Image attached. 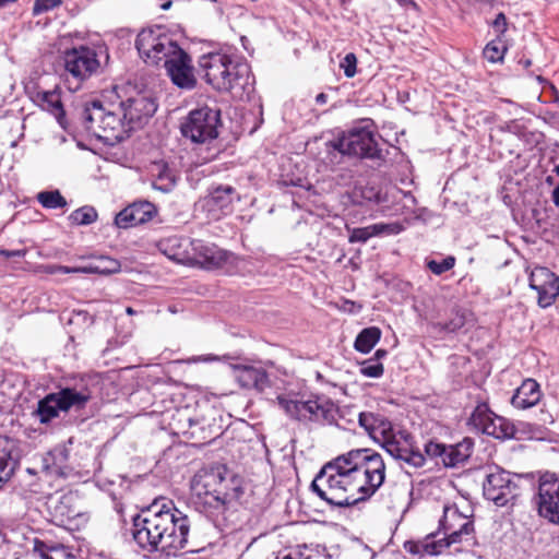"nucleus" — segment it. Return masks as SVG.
<instances>
[{
	"label": "nucleus",
	"mask_w": 559,
	"mask_h": 559,
	"mask_svg": "<svg viewBox=\"0 0 559 559\" xmlns=\"http://www.w3.org/2000/svg\"><path fill=\"white\" fill-rule=\"evenodd\" d=\"M473 447L474 442L471 438H464L461 442L451 445L429 441L425 445V453L428 457L440 460L445 467H456L469 459Z\"/></svg>",
	"instance_id": "17"
},
{
	"label": "nucleus",
	"mask_w": 559,
	"mask_h": 559,
	"mask_svg": "<svg viewBox=\"0 0 559 559\" xmlns=\"http://www.w3.org/2000/svg\"><path fill=\"white\" fill-rule=\"evenodd\" d=\"M234 378L243 389H255L263 391L270 385L266 371L261 367L248 365H235L233 367Z\"/></svg>",
	"instance_id": "27"
},
{
	"label": "nucleus",
	"mask_w": 559,
	"mask_h": 559,
	"mask_svg": "<svg viewBox=\"0 0 559 559\" xmlns=\"http://www.w3.org/2000/svg\"><path fill=\"white\" fill-rule=\"evenodd\" d=\"M528 282L530 287L537 293V304L542 308L551 306L559 296V277L547 267H535Z\"/></svg>",
	"instance_id": "20"
},
{
	"label": "nucleus",
	"mask_w": 559,
	"mask_h": 559,
	"mask_svg": "<svg viewBox=\"0 0 559 559\" xmlns=\"http://www.w3.org/2000/svg\"><path fill=\"white\" fill-rule=\"evenodd\" d=\"M331 146L343 155L371 159L378 164L386 160L388 150L379 146L372 126L367 121L354 124L343 131Z\"/></svg>",
	"instance_id": "7"
},
{
	"label": "nucleus",
	"mask_w": 559,
	"mask_h": 559,
	"mask_svg": "<svg viewBox=\"0 0 559 559\" xmlns=\"http://www.w3.org/2000/svg\"><path fill=\"white\" fill-rule=\"evenodd\" d=\"M45 272L48 274H56V273H62V274H72V273H80V267L74 266H64V265H47L45 266Z\"/></svg>",
	"instance_id": "45"
},
{
	"label": "nucleus",
	"mask_w": 559,
	"mask_h": 559,
	"mask_svg": "<svg viewBox=\"0 0 559 559\" xmlns=\"http://www.w3.org/2000/svg\"><path fill=\"white\" fill-rule=\"evenodd\" d=\"M381 445L390 456L409 467L425 465L426 456L415 445L413 436L405 430L394 431Z\"/></svg>",
	"instance_id": "13"
},
{
	"label": "nucleus",
	"mask_w": 559,
	"mask_h": 559,
	"mask_svg": "<svg viewBox=\"0 0 559 559\" xmlns=\"http://www.w3.org/2000/svg\"><path fill=\"white\" fill-rule=\"evenodd\" d=\"M463 543L468 547L475 544L474 523L457 506H444L439 530L426 536L424 550L428 555H439L444 548Z\"/></svg>",
	"instance_id": "5"
},
{
	"label": "nucleus",
	"mask_w": 559,
	"mask_h": 559,
	"mask_svg": "<svg viewBox=\"0 0 559 559\" xmlns=\"http://www.w3.org/2000/svg\"><path fill=\"white\" fill-rule=\"evenodd\" d=\"M217 435H218V431H215L214 436H212V435H210V436H203V439H204V440H205V439H210V440H212V439H214V438H215V436H217Z\"/></svg>",
	"instance_id": "54"
},
{
	"label": "nucleus",
	"mask_w": 559,
	"mask_h": 559,
	"mask_svg": "<svg viewBox=\"0 0 559 559\" xmlns=\"http://www.w3.org/2000/svg\"><path fill=\"white\" fill-rule=\"evenodd\" d=\"M381 445L390 456L409 467L425 465L426 456L415 445L413 436L405 430L394 431Z\"/></svg>",
	"instance_id": "14"
},
{
	"label": "nucleus",
	"mask_w": 559,
	"mask_h": 559,
	"mask_svg": "<svg viewBox=\"0 0 559 559\" xmlns=\"http://www.w3.org/2000/svg\"><path fill=\"white\" fill-rule=\"evenodd\" d=\"M0 253L2 254V257L7 258V259L25 255L24 250H3L2 249V251H0Z\"/></svg>",
	"instance_id": "49"
},
{
	"label": "nucleus",
	"mask_w": 559,
	"mask_h": 559,
	"mask_svg": "<svg viewBox=\"0 0 559 559\" xmlns=\"http://www.w3.org/2000/svg\"><path fill=\"white\" fill-rule=\"evenodd\" d=\"M523 64L526 68L530 67L531 66V60L527 59V60L523 61Z\"/></svg>",
	"instance_id": "56"
},
{
	"label": "nucleus",
	"mask_w": 559,
	"mask_h": 559,
	"mask_svg": "<svg viewBox=\"0 0 559 559\" xmlns=\"http://www.w3.org/2000/svg\"><path fill=\"white\" fill-rule=\"evenodd\" d=\"M157 214L155 205L148 201L133 202L115 217L118 228H130L150 222Z\"/></svg>",
	"instance_id": "22"
},
{
	"label": "nucleus",
	"mask_w": 559,
	"mask_h": 559,
	"mask_svg": "<svg viewBox=\"0 0 559 559\" xmlns=\"http://www.w3.org/2000/svg\"><path fill=\"white\" fill-rule=\"evenodd\" d=\"M219 110L207 106L191 110L180 126L181 134L197 144H210L218 136Z\"/></svg>",
	"instance_id": "11"
},
{
	"label": "nucleus",
	"mask_w": 559,
	"mask_h": 559,
	"mask_svg": "<svg viewBox=\"0 0 559 559\" xmlns=\"http://www.w3.org/2000/svg\"><path fill=\"white\" fill-rule=\"evenodd\" d=\"M495 32L497 33L498 38L503 35L507 31L508 23L507 17L503 13H498L495 20L491 23Z\"/></svg>",
	"instance_id": "44"
},
{
	"label": "nucleus",
	"mask_w": 559,
	"mask_h": 559,
	"mask_svg": "<svg viewBox=\"0 0 559 559\" xmlns=\"http://www.w3.org/2000/svg\"><path fill=\"white\" fill-rule=\"evenodd\" d=\"M328 102V95L324 93H320L316 96V103L319 105H324Z\"/></svg>",
	"instance_id": "50"
},
{
	"label": "nucleus",
	"mask_w": 559,
	"mask_h": 559,
	"mask_svg": "<svg viewBox=\"0 0 559 559\" xmlns=\"http://www.w3.org/2000/svg\"><path fill=\"white\" fill-rule=\"evenodd\" d=\"M32 100L44 111L52 115L59 126L67 128L66 111L61 99V88L56 86L53 90H37L32 93Z\"/></svg>",
	"instance_id": "24"
},
{
	"label": "nucleus",
	"mask_w": 559,
	"mask_h": 559,
	"mask_svg": "<svg viewBox=\"0 0 559 559\" xmlns=\"http://www.w3.org/2000/svg\"><path fill=\"white\" fill-rule=\"evenodd\" d=\"M156 110L157 105L155 100L144 95H136L124 100V114L132 130L140 127Z\"/></svg>",
	"instance_id": "25"
},
{
	"label": "nucleus",
	"mask_w": 559,
	"mask_h": 559,
	"mask_svg": "<svg viewBox=\"0 0 559 559\" xmlns=\"http://www.w3.org/2000/svg\"><path fill=\"white\" fill-rule=\"evenodd\" d=\"M224 477L219 471H210L197 474L191 483L193 495L211 514H224L230 500L221 487Z\"/></svg>",
	"instance_id": "10"
},
{
	"label": "nucleus",
	"mask_w": 559,
	"mask_h": 559,
	"mask_svg": "<svg viewBox=\"0 0 559 559\" xmlns=\"http://www.w3.org/2000/svg\"><path fill=\"white\" fill-rule=\"evenodd\" d=\"M359 371L367 378H380L384 372V368L380 361L369 358L360 362Z\"/></svg>",
	"instance_id": "39"
},
{
	"label": "nucleus",
	"mask_w": 559,
	"mask_h": 559,
	"mask_svg": "<svg viewBox=\"0 0 559 559\" xmlns=\"http://www.w3.org/2000/svg\"><path fill=\"white\" fill-rule=\"evenodd\" d=\"M81 120L86 131L108 144L123 141L132 131L117 86L105 91L99 99L87 103Z\"/></svg>",
	"instance_id": "3"
},
{
	"label": "nucleus",
	"mask_w": 559,
	"mask_h": 559,
	"mask_svg": "<svg viewBox=\"0 0 559 559\" xmlns=\"http://www.w3.org/2000/svg\"><path fill=\"white\" fill-rule=\"evenodd\" d=\"M466 322L465 312L457 310L449 322L444 324V330L448 332H455L463 328Z\"/></svg>",
	"instance_id": "43"
},
{
	"label": "nucleus",
	"mask_w": 559,
	"mask_h": 559,
	"mask_svg": "<svg viewBox=\"0 0 559 559\" xmlns=\"http://www.w3.org/2000/svg\"><path fill=\"white\" fill-rule=\"evenodd\" d=\"M158 174L155 176L152 187L164 193L170 192L176 185V177L166 165H157Z\"/></svg>",
	"instance_id": "34"
},
{
	"label": "nucleus",
	"mask_w": 559,
	"mask_h": 559,
	"mask_svg": "<svg viewBox=\"0 0 559 559\" xmlns=\"http://www.w3.org/2000/svg\"><path fill=\"white\" fill-rule=\"evenodd\" d=\"M167 74L171 82L179 88L192 90L197 85V78L190 56L180 49L171 59L167 60L165 64Z\"/></svg>",
	"instance_id": "21"
},
{
	"label": "nucleus",
	"mask_w": 559,
	"mask_h": 559,
	"mask_svg": "<svg viewBox=\"0 0 559 559\" xmlns=\"http://www.w3.org/2000/svg\"><path fill=\"white\" fill-rule=\"evenodd\" d=\"M68 460L64 449H55L43 459V468L50 476H64L63 464Z\"/></svg>",
	"instance_id": "32"
},
{
	"label": "nucleus",
	"mask_w": 559,
	"mask_h": 559,
	"mask_svg": "<svg viewBox=\"0 0 559 559\" xmlns=\"http://www.w3.org/2000/svg\"><path fill=\"white\" fill-rule=\"evenodd\" d=\"M126 312H127L128 314L132 316V314H134V313H135V310H134L133 308H131V307H128V308L126 309Z\"/></svg>",
	"instance_id": "53"
},
{
	"label": "nucleus",
	"mask_w": 559,
	"mask_h": 559,
	"mask_svg": "<svg viewBox=\"0 0 559 559\" xmlns=\"http://www.w3.org/2000/svg\"><path fill=\"white\" fill-rule=\"evenodd\" d=\"M170 5H171V2L164 3V4L162 5V9H163V10H167V9H169V8H170Z\"/></svg>",
	"instance_id": "55"
},
{
	"label": "nucleus",
	"mask_w": 559,
	"mask_h": 559,
	"mask_svg": "<svg viewBox=\"0 0 559 559\" xmlns=\"http://www.w3.org/2000/svg\"><path fill=\"white\" fill-rule=\"evenodd\" d=\"M340 67L344 70V74L346 78H348V79L354 78L357 72L356 71V67H357L356 55L353 52L346 53V56L341 61Z\"/></svg>",
	"instance_id": "41"
},
{
	"label": "nucleus",
	"mask_w": 559,
	"mask_h": 559,
	"mask_svg": "<svg viewBox=\"0 0 559 559\" xmlns=\"http://www.w3.org/2000/svg\"><path fill=\"white\" fill-rule=\"evenodd\" d=\"M0 251H2V249H0Z\"/></svg>",
	"instance_id": "61"
},
{
	"label": "nucleus",
	"mask_w": 559,
	"mask_h": 559,
	"mask_svg": "<svg viewBox=\"0 0 559 559\" xmlns=\"http://www.w3.org/2000/svg\"><path fill=\"white\" fill-rule=\"evenodd\" d=\"M388 355V352L385 349H378L374 353V356L372 358L376 359V361H380L382 358H384Z\"/></svg>",
	"instance_id": "51"
},
{
	"label": "nucleus",
	"mask_w": 559,
	"mask_h": 559,
	"mask_svg": "<svg viewBox=\"0 0 559 559\" xmlns=\"http://www.w3.org/2000/svg\"><path fill=\"white\" fill-rule=\"evenodd\" d=\"M190 428H192L191 436L194 437L197 435V429H203V427H199L197 423H193L191 419L189 420Z\"/></svg>",
	"instance_id": "52"
},
{
	"label": "nucleus",
	"mask_w": 559,
	"mask_h": 559,
	"mask_svg": "<svg viewBox=\"0 0 559 559\" xmlns=\"http://www.w3.org/2000/svg\"><path fill=\"white\" fill-rule=\"evenodd\" d=\"M135 47L145 63L163 66L181 49L160 27L143 29L139 33Z\"/></svg>",
	"instance_id": "9"
},
{
	"label": "nucleus",
	"mask_w": 559,
	"mask_h": 559,
	"mask_svg": "<svg viewBox=\"0 0 559 559\" xmlns=\"http://www.w3.org/2000/svg\"><path fill=\"white\" fill-rule=\"evenodd\" d=\"M97 218V212L92 206H82L75 211H73L69 219L72 222V224L75 225H90L94 223Z\"/></svg>",
	"instance_id": "38"
},
{
	"label": "nucleus",
	"mask_w": 559,
	"mask_h": 559,
	"mask_svg": "<svg viewBox=\"0 0 559 559\" xmlns=\"http://www.w3.org/2000/svg\"><path fill=\"white\" fill-rule=\"evenodd\" d=\"M385 478L382 456L371 449H355L323 465L311 490L332 509L369 499Z\"/></svg>",
	"instance_id": "1"
},
{
	"label": "nucleus",
	"mask_w": 559,
	"mask_h": 559,
	"mask_svg": "<svg viewBox=\"0 0 559 559\" xmlns=\"http://www.w3.org/2000/svg\"><path fill=\"white\" fill-rule=\"evenodd\" d=\"M379 225L383 226V233L399 234L402 230V227L400 224H379Z\"/></svg>",
	"instance_id": "48"
},
{
	"label": "nucleus",
	"mask_w": 559,
	"mask_h": 559,
	"mask_svg": "<svg viewBox=\"0 0 559 559\" xmlns=\"http://www.w3.org/2000/svg\"><path fill=\"white\" fill-rule=\"evenodd\" d=\"M213 156H215V153H212V155L206 156L205 159H211V158H213Z\"/></svg>",
	"instance_id": "59"
},
{
	"label": "nucleus",
	"mask_w": 559,
	"mask_h": 559,
	"mask_svg": "<svg viewBox=\"0 0 559 559\" xmlns=\"http://www.w3.org/2000/svg\"><path fill=\"white\" fill-rule=\"evenodd\" d=\"M34 555H37L40 559H44L45 556L48 555L47 546L44 542H40L38 539H35L34 542V548H33Z\"/></svg>",
	"instance_id": "46"
},
{
	"label": "nucleus",
	"mask_w": 559,
	"mask_h": 559,
	"mask_svg": "<svg viewBox=\"0 0 559 559\" xmlns=\"http://www.w3.org/2000/svg\"><path fill=\"white\" fill-rule=\"evenodd\" d=\"M63 62L66 71L80 82L90 78L100 66L96 51L86 46L67 50Z\"/></svg>",
	"instance_id": "18"
},
{
	"label": "nucleus",
	"mask_w": 559,
	"mask_h": 559,
	"mask_svg": "<svg viewBox=\"0 0 559 559\" xmlns=\"http://www.w3.org/2000/svg\"><path fill=\"white\" fill-rule=\"evenodd\" d=\"M82 274L109 275L120 270V263L108 257H99L84 266H79Z\"/></svg>",
	"instance_id": "31"
},
{
	"label": "nucleus",
	"mask_w": 559,
	"mask_h": 559,
	"mask_svg": "<svg viewBox=\"0 0 559 559\" xmlns=\"http://www.w3.org/2000/svg\"><path fill=\"white\" fill-rule=\"evenodd\" d=\"M381 330L377 326L366 328L357 335L354 347L362 354L369 353L380 341Z\"/></svg>",
	"instance_id": "33"
},
{
	"label": "nucleus",
	"mask_w": 559,
	"mask_h": 559,
	"mask_svg": "<svg viewBox=\"0 0 559 559\" xmlns=\"http://www.w3.org/2000/svg\"><path fill=\"white\" fill-rule=\"evenodd\" d=\"M455 265V258L452 255H448L441 261L437 260H428L427 267L436 275H441L448 271H450Z\"/></svg>",
	"instance_id": "40"
},
{
	"label": "nucleus",
	"mask_w": 559,
	"mask_h": 559,
	"mask_svg": "<svg viewBox=\"0 0 559 559\" xmlns=\"http://www.w3.org/2000/svg\"><path fill=\"white\" fill-rule=\"evenodd\" d=\"M62 4V0H36L33 7V15L53 10Z\"/></svg>",
	"instance_id": "42"
},
{
	"label": "nucleus",
	"mask_w": 559,
	"mask_h": 559,
	"mask_svg": "<svg viewBox=\"0 0 559 559\" xmlns=\"http://www.w3.org/2000/svg\"><path fill=\"white\" fill-rule=\"evenodd\" d=\"M190 520L187 514L169 502L153 503L136 514L132 523V536L144 550L160 551L175 556L188 545Z\"/></svg>",
	"instance_id": "2"
},
{
	"label": "nucleus",
	"mask_w": 559,
	"mask_h": 559,
	"mask_svg": "<svg viewBox=\"0 0 559 559\" xmlns=\"http://www.w3.org/2000/svg\"><path fill=\"white\" fill-rule=\"evenodd\" d=\"M204 79L214 90L242 98L253 91L254 78L250 66L241 57L227 51H214L199 59Z\"/></svg>",
	"instance_id": "4"
},
{
	"label": "nucleus",
	"mask_w": 559,
	"mask_h": 559,
	"mask_svg": "<svg viewBox=\"0 0 559 559\" xmlns=\"http://www.w3.org/2000/svg\"><path fill=\"white\" fill-rule=\"evenodd\" d=\"M359 426L381 444L394 432L392 424L382 415L362 412L358 416Z\"/></svg>",
	"instance_id": "28"
},
{
	"label": "nucleus",
	"mask_w": 559,
	"mask_h": 559,
	"mask_svg": "<svg viewBox=\"0 0 559 559\" xmlns=\"http://www.w3.org/2000/svg\"><path fill=\"white\" fill-rule=\"evenodd\" d=\"M239 194L231 186H217L200 200L199 206L211 219H218L233 211V203Z\"/></svg>",
	"instance_id": "19"
},
{
	"label": "nucleus",
	"mask_w": 559,
	"mask_h": 559,
	"mask_svg": "<svg viewBox=\"0 0 559 559\" xmlns=\"http://www.w3.org/2000/svg\"><path fill=\"white\" fill-rule=\"evenodd\" d=\"M469 424L480 432L496 439L516 438V427L507 418L493 414L487 404L480 403L473 411Z\"/></svg>",
	"instance_id": "12"
},
{
	"label": "nucleus",
	"mask_w": 559,
	"mask_h": 559,
	"mask_svg": "<svg viewBox=\"0 0 559 559\" xmlns=\"http://www.w3.org/2000/svg\"><path fill=\"white\" fill-rule=\"evenodd\" d=\"M507 51L506 45L498 38L489 41L484 48L483 55L484 58L491 62H500L503 60L504 53Z\"/></svg>",
	"instance_id": "36"
},
{
	"label": "nucleus",
	"mask_w": 559,
	"mask_h": 559,
	"mask_svg": "<svg viewBox=\"0 0 559 559\" xmlns=\"http://www.w3.org/2000/svg\"><path fill=\"white\" fill-rule=\"evenodd\" d=\"M500 130L513 134H519L521 131V127L515 121H509L501 126Z\"/></svg>",
	"instance_id": "47"
},
{
	"label": "nucleus",
	"mask_w": 559,
	"mask_h": 559,
	"mask_svg": "<svg viewBox=\"0 0 559 559\" xmlns=\"http://www.w3.org/2000/svg\"><path fill=\"white\" fill-rule=\"evenodd\" d=\"M157 247L169 260L182 264L192 263V241L189 238L168 237L162 239Z\"/></svg>",
	"instance_id": "26"
},
{
	"label": "nucleus",
	"mask_w": 559,
	"mask_h": 559,
	"mask_svg": "<svg viewBox=\"0 0 559 559\" xmlns=\"http://www.w3.org/2000/svg\"><path fill=\"white\" fill-rule=\"evenodd\" d=\"M43 207L48 210L62 209L68 205L59 190L41 191L36 197Z\"/></svg>",
	"instance_id": "35"
},
{
	"label": "nucleus",
	"mask_w": 559,
	"mask_h": 559,
	"mask_svg": "<svg viewBox=\"0 0 559 559\" xmlns=\"http://www.w3.org/2000/svg\"><path fill=\"white\" fill-rule=\"evenodd\" d=\"M484 496L499 507L506 506L518 496L514 476L503 469H496L486 476Z\"/></svg>",
	"instance_id": "16"
},
{
	"label": "nucleus",
	"mask_w": 559,
	"mask_h": 559,
	"mask_svg": "<svg viewBox=\"0 0 559 559\" xmlns=\"http://www.w3.org/2000/svg\"><path fill=\"white\" fill-rule=\"evenodd\" d=\"M213 156H215V153H212V155L206 156L205 159H211V158H213Z\"/></svg>",
	"instance_id": "58"
},
{
	"label": "nucleus",
	"mask_w": 559,
	"mask_h": 559,
	"mask_svg": "<svg viewBox=\"0 0 559 559\" xmlns=\"http://www.w3.org/2000/svg\"><path fill=\"white\" fill-rule=\"evenodd\" d=\"M383 233V226L370 225L361 228H354L349 235V242H366L369 238Z\"/></svg>",
	"instance_id": "37"
},
{
	"label": "nucleus",
	"mask_w": 559,
	"mask_h": 559,
	"mask_svg": "<svg viewBox=\"0 0 559 559\" xmlns=\"http://www.w3.org/2000/svg\"><path fill=\"white\" fill-rule=\"evenodd\" d=\"M192 263H200L211 269L218 266L224 260V253L216 247L205 246L202 241H192Z\"/></svg>",
	"instance_id": "30"
},
{
	"label": "nucleus",
	"mask_w": 559,
	"mask_h": 559,
	"mask_svg": "<svg viewBox=\"0 0 559 559\" xmlns=\"http://www.w3.org/2000/svg\"><path fill=\"white\" fill-rule=\"evenodd\" d=\"M213 156H215V153H212V155L206 156L205 159H211V158H213Z\"/></svg>",
	"instance_id": "57"
},
{
	"label": "nucleus",
	"mask_w": 559,
	"mask_h": 559,
	"mask_svg": "<svg viewBox=\"0 0 559 559\" xmlns=\"http://www.w3.org/2000/svg\"><path fill=\"white\" fill-rule=\"evenodd\" d=\"M22 454L16 439L0 436V488L8 483L20 466Z\"/></svg>",
	"instance_id": "23"
},
{
	"label": "nucleus",
	"mask_w": 559,
	"mask_h": 559,
	"mask_svg": "<svg viewBox=\"0 0 559 559\" xmlns=\"http://www.w3.org/2000/svg\"><path fill=\"white\" fill-rule=\"evenodd\" d=\"M284 559H294L290 556H285Z\"/></svg>",
	"instance_id": "60"
},
{
	"label": "nucleus",
	"mask_w": 559,
	"mask_h": 559,
	"mask_svg": "<svg viewBox=\"0 0 559 559\" xmlns=\"http://www.w3.org/2000/svg\"><path fill=\"white\" fill-rule=\"evenodd\" d=\"M277 403L287 416L302 424L325 426L337 423L338 407L325 395H278Z\"/></svg>",
	"instance_id": "6"
},
{
	"label": "nucleus",
	"mask_w": 559,
	"mask_h": 559,
	"mask_svg": "<svg viewBox=\"0 0 559 559\" xmlns=\"http://www.w3.org/2000/svg\"><path fill=\"white\" fill-rule=\"evenodd\" d=\"M542 397L539 384L534 379H526L511 399L515 408L526 409L535 406Z\"/></svg>",
	"instance_id": "29"
},
{
	"label": "nucleus",
	"mask_w": 559,
	"mask_h": 559,
	"mask_svg": "<svg viewBox=\"0 0 559 559\" xmlns=\"http://www.w3.org/2000/svg\"><path fill=\"white\" fill-rule=\"evenodd\" d=\"M91 399V391L86 386L62 388L58 392L47 394L38 402L36 416L41 424H48L58 417L60 412L83 409Z\"/></svg>",
	"instance_id": "8"
},
{
	"label": "nucleus",
	"mask_w": 559,
	"mask_h": 559,
	"mask_svg": "<svg viewBox=\"0 0 559 559\" xmlns=\"http://www.w3.org/2000/svg\"><path fill=\"white\" fill-rule=\"evenodd\" d=\"M534 504L538 514L559 524V479L552 474H544L538 481Z\"/></svg>",
	"instance_id": "15"
}]
</instances>
